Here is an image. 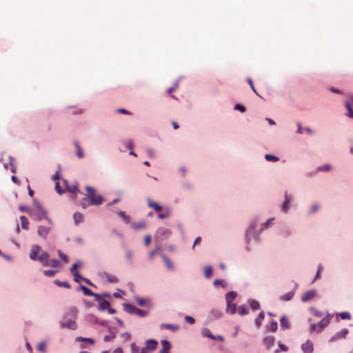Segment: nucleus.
<instances>
[{
	"mask_svg": "<svg viewBox=\"0 0 353 353\" xmlns=\"http://www.w3.org/2000/svg\"><path fill=\"white\" fill-rule=\"evenodd\" d=\"M77 313V310L74 307L70 308L61 321V326L72 330H75L77 328L75 323Z\"/></svg>",
	"mask_w": 353,
	"mask_h": 353,
	"instance_id": "1",
	"label": "nucleus"
},
{
	"mask_svg": "<svg viewBox=\"0 0 353 353\" xmlns=\"http://www.w3.org/2000/svg\"><path fill=\"white\" fill-rule=\"evenodd\" d=\"M30 216L34 221H39L46 219L50 225H53L52 220L48 216L47 212L43 208L37 211L32 210L30 212Z\"/></svg>",
	"mask_w": 353,
	"mask_h": 353,
	"instance_id": "2",
	"label": "nucleus"
},
{
	"mask_svg": "<svg viewBox=\"0 0 353 353\" xmlns=\"http://www.w3.org/2000/svg\"><path fill=\"white\" fill-rule=\"evenodd\" d=\"M332 316L327 314L323 317L321 321L317 323L311 325V330L316 332H321L330 323Z\"/></svg>",
	"mask_w": 353,
	"mask_h": 353,
	"instance_id": "3",
	"label": "nucleus"
},
{
	"mask_svg": "<svg viewBox=\"0 0 353 353\" xmlns=\"http://www.w3.org/2000/svg\"><path fill=\"white\" fill-rule=\"evenodd\" d=\"M81 266H82L81 262L78 261V262L74 263L70 268V272L72 274V276H74V280L75 282L80 283L81 281L82 280V281H84L86 283H88V279L81 276L77 271V268H79Z\"/></svg>",
	"mask_w": 353,
	"mask_h": 353,
	"instance_id": "4",
	"label": "nucleus"
},
{
	"mask_svg": "<svg viewBox=\"0 0 353 353\" xmlns=\"http://www.w3.org/2000/svg\"><path fill=\"white\" fill-rule=\"evenodd\" d=\"M103 201V196L97 194L96 190L90 187V205H101Z\"/></svg>",
	"mask_w": 353,
	"mask_h": 353,
	"instance_id": "5",
	"label": "nucleus"
},
{
	"mask_svg": "<svg viewBox=\"0 0 353 353\" xmlns=\"http://www.w3.org/2000/svg\"><path fill=\"white\" fill-rule=\"evenodd\" d=\"M158 342L154 339H149L145 341V347L141 349V353H150L157 347Z\"/></svg>",
	"mask_w": 353,
	"mask_h": 353,
	"instance_id": "6",
	"label": "nucleus"
},
{
	"mask_svg": "<svg viewBox=\"0 0 353 353\" xmlns=\"http://www.w3.org/2000/svg\"><path fill=\"white\" fill-rule=\"evenodd\" d=\"M52 225H50L49 226H43V225H39L37 228V234L39 236L46 239L47 236L48 235L49 232L52 230Z\"/></svg>",
	"mask_w": 353,
	"mask_h": 353,
	"instance_id": "7",
	"label": "nucleus"
},
{
	"mask_svg": "<svg viewBox=\"0 0 353 353\" xmlns=\"http://www.w3.org/2000/svg\"><path fill=\"white\" fill-rule=\"evenodd\" d=\"M348 330L346 328L342 329L339 332H336L334 336H333L331 339V341H334L339 339H345L348 334Z\"/></svg>",
	"mask_w": 353,
	"mask_h": 353,
	"instance_id": "8",
	"label": "nucleus"
},
{
	"mask_svg": "<svg viewBox=\"0 0 353 353\" xmlns=\"http://www.w3.org/2000/svg\"><path fill=\"white\" fill-rule=\"evenodd\" d=\"M316 292L315 290H311L305 292L301 296V301L303 302H307L315 297Z\"/></svg>",
	"mask_w": 353,
	"mask_h": 353,
	"instance_id": "9",
	"label": "nucleus"
},
{
	"mask_svg": "<svg viewBox=\"0 0 353 353\" xmlns=\"http://www.w3.org/2000/svg\"><path fill=\"white\" fill-rule=\"evenodd\" d=\"M161 349L159 353H170L171 343L168 340L164 339L161 341Z\"/></svg>",
	"mask_w": 353,
	"mask_h": 353,
	"instance_id": "10",
	"label": "nucleus"
},
{
	"mask_svg": "<svg viewBox=\"0 0 353 353\" xmlns=\"http://www.w3.org/2000/svg\"><path fill=\"white\" fill-rule=\"evenodd\" d=\"M274 341L275 340H274V336H268L263 339V345H265V347H266V349L270 350L271 348V347L274 345Z\"/></svg>",
	"mask_w": 353,
	"mask_h": 353,
	"instance_id": "11",
	"label": "nucleus"
},
{
	"mask_svg": "<svg viewBox=\"0 0 353 353\" xmlns=\"http://www.w3.org/2000/svg\"><path fill=\"white\" fill-rule=\"evenodd\" d=\"M43 266L49 265V254L46 252H43L37 259Z\"/></svg>",
	"mask_w": 353,
	"mask_h": 353,
	"instance_id": "12",
	"label": "nucleus"
},
{
	"mask_svg": "<svg viewBox=\"0 0 353 353\" xmlns=\"http://www.w3.org/2000/svg\"><path fill=\"white\" fill-rule=\"evenodd\" d=\"M301 348L305 353H312L313 350V345L312 342L307 341L304 344L302 345Z\"/></svg>",
	"mask_w": 353,
	"mask_h": 353,
	"instance_id": "13",
	"label": "nucleus"
},
{
	"mask_svg": "<svg viewBox=\"0 0 353 353\" xmlns=\"http://www.w3.org/2000/svg\"><path fill=\"white\" fill-rule=\"evenodd\" d=\"M64 183L65 185L68 192H69L70 193H76V194H78V192H79V190L78 189L77 184L69 185V184H68V183L65 181H64Z\"/></svg>",
	"mask_w": 353,
	"mask_h": 353,
	"instance_id": "14",
	"label": "nucleus"
},
{
	"mask_svg": "<svg viewBox=\"0 0 353 353\" xmlns=\"http://www.w3.org/2000/svg\"><path fill=\"white\" fill-rule=\"evenodd\" d=\"M148 205L150 208L154 210L156 212H161L162 208L157 203L153 202L151 199H148Z\"/></svg>",
	"mask_w": 353,
	"mask_h": 353,
	"instance_id": "15",
	"label": "nucleus"
},
{
	"mask_svg": "<svg viewBox=\"0 0 353 353\" xmlns=\"http://www.w3.org/2000/svg\"><path fill=\"white\" fill-rule=\"evenodd\" d=\"M123 310L130 314H134L137 307L128 303H123Z\"/></svg>",
	"mask_w": 353,
	"mask_h": 353,
	"instance_id": "16",
	"label": "nucleus"
},
{
	"mask_svg": "<svg viewBox=\"0 0 353 353\" xmlns=\"http://www.w3.org/2000/svg\"><path fill=\"white\" fill-rule=\"evenodd\" d=\"M40 249H41V247L39 245H34L33 247L32 251L30 253V258L32 260L37 259V254H38L39 251L40 250Z\"/></svg>",
	"mask_w": 353,
	"mask_h": 353,
	"instance_id": "17",
	"label": "nucleus"
},
{
	"mask_svg": "<svg viewBox=\"0 0 353 353\" xmlns=\"http://www.w3.org/2000/svg\"><path fill=\"white\" fill-rule=\"evenodd\" d=\"M110 306V304L108 301L102 300L99 301L98 308L99 310H108Z\"/></svg>",
	"mask_w": 353,
	"mask_h": 353,
	"instance_id": "18",
	"label": "nucleus"
},
{
	"mask_svg": "<svg viewBox=\"0 0 353 353\" xmlns=\"http://www.w3.org/2000/svg\"><path fill=\"white\" fill-rule=\"evenodd\" d=\"M281 326L284 329H289L290 327V324L287 317L282 316L280 319Z\"/></svg>",
	"mask_w": 353,
	"mask_h": 353,
	"instance_id": "19",
	"label": "nucleus"
},
{
	"mask_svg": "<svg viewBox=\"0 0 353 353\" xmlns=\"http://www.w3.org/2000/svg\"><path fill=\"white\" fill-rule=\"evenodd\" d=\"M236 296V293L234 292H230L225 295V300L227 303H232V301L235 299Z\"/></svg>",
	"mask_w": 353,
	"mask_h": 353,
	"instance_id": "20",
	"label": "nucleus"
},
{
	"mask_svg": "<svg viewBox=\"0 0 353 353\" xmlns=\"http://www.w3.org/2000/svg\"><path fill=\"white\" fill-rule=\"evenodd\" d=\"M264 318H265L264 312H261L259 313L258 317L255 320V324H256V327H259L261 325Z\"/></svg>",
	"mask_w": 353,
	"mask_h": 353,
	"instance_id": "21",
	"label": "nucleus"
},
{
	"mask_svg": "<svg viewBox=\"0 0 353 353\" xmlns=\"http://www.w3.org/2000/svg\"><path fill=\"white\" fill-rule=\"evenodd\" d=\"M236 310V305L232 303H227V312L231 314H234Z\"/></svg>",
	"mask_w": 353,
	"mask_h": 353,
	"instance_id": "22",
	"label": "nucleus"
},
{
	"mask_svg": "<svg viewBox=\"0 0 353 353\" xmlns=\"http://www.w3.org/2000/svg\"><path fill=\"white\" fill-rule=\"evenodd\" d=\"M290 201V198L288 196L287 192H285V201H284V202L283 203V205H282V210L283 212H285L288 211V204H289Z\"/></svg>",
	"mask_w": 353,
	"mask_h": 353,
	"instance_id": "23",
	"label": "nucleus"
},
{
	"mask_svg": "<svg viewBox=\"0 0 353 353\" xmlns=\"http://www.w3.org/2000/svg\"><path fill=\"white\" fill-rule=\"evenodd\" d=\"M20 221H21V227L25 230H28V225H29V221H28V219L25 216H21Z\"/></svg>",
	"mask_w": 353,
	"mask_h": 353,
	"instance_id": "24",
	"label": "nucleus"
},
{
	"mask_svg": "<svg viewBox=\"0 0 353 353\" xmlns=\"http://www.w3.org/2000/svg\"><path fill=\"white\" fill-rule=\"evenodd\" d=\"M74 221L75 223L78 224L79 223H81L83 220V216L80 212H76L74 214L73 216Z\"/></svg>",
	"mask_w": 353,
	"mask_h": 353,
	"instance_id": "25",
	"label": "nucleus"
},
{
	"mask_svg": "<svg viewBox=\"0 0 353 353\" xmlns=\"http://www.w3.org/2000/svg\"><path fill=\"white\" fill-rule=\"evenodd\" d=\"M294 292L290 291V292H288V293L285 294L284 295H283L281 297V299L282 301H288L291 300L292 299V297L294 296Z\"/></svg>",
	"mask_w": 353,
	"mask_h": 353,
	"instance_id": "26",
	"label": "nucleus"
},
{
	"mask_svg": "<svg viewBox=\"0 0 353 353\" xmlns=\"http://www.w3.org/2000/svg\"><path fill=\"white\" fill-rule=\"evenodd\" d=\"M212 268L211 266H205L204 268V274L207 279H210L212 274Z\"/></svg>",
	"mask_w": 353,
	"mask_h": 353,
	"instance_id": "27",
	"label": "nucleus"
},
{
	"mask_svg": "<svg viewBox=\"0 0 353 353\" xmlns=\"http://www.w3.org/2000/svg\"><path fill=\"white\" fill-rule=\"evenodd\" d=\"M54 283L59 287H63L68 289L70 288V285L67 281H61L59 280H55Z\"/></svg>",
	"mask_w": 353,
	"mask_h": 353,
	"instance_id": "28",
	"label": "nucleus"
},
{
	"mask_svg": "<svg viewBox=\"0 0 353 353\" xmlns=\"http://www.w3.org/2000/svg\"><path fill=\"white\" fill-rule=\"evenodd\" d=\"M161 328H166L170 330L176 331L179 329V327L173 324H162Z\"/></svg>",
	"mask_w": 353,
	"mask_h": 353,
	"instance_id": "29",
	"label": "nucleus"
},
{
	"mask_svg": "<svg viewBox=\"0 0 353 353\" xmlns=\"http://www.w3.org/2000/svg\"><path fill=\"white\" fill-rule=\"evenodd\" d=\"M345 107L348 111L347 116L350 118H353V109L351 106V103L350 101H345Z\"/></svg>",
	"mask_w": 353,
	"mask_h": 353,
	"instance_id": "30",
	"label": "nucleus"
},
{
	"mask_svg": "<svg viewBox=\"0 0 353 353\" xmlns=\"http://www.w3.org/2000/svg\"><path fill=\"white\" fill-rule=\"evenodd\" d=\"M238 312L240 315L243 316L248 313L249 309L245 305H241L239 307Z\"/></svg>",
	"mask_w": 353,
	"mask_h": 353,
	"instance_id": "31",
	"label": "nucleus"
},
{
	"mask_svg": "<svg viewBox=\"0 0 353 353\" xmlns=\"http://www.w3.org/2000/svg\"><path fill=\"white\" fill-rule=\"evenodd\" d=\"M277 325L276 321H272L268 326V330L271 332H275L277 330Z\"/></svg>",
	"mask_w": 353,
	"mask_h": 353,
	"instance_id": "32",
	"label": "nucleus"
},
{
	"mask_svg": "<svg viewBox=\"0 0 353 353\" xmlns=\"http://www.w3.org/2000/svg\"><path fill=\"white\" fill-rule=\"evenodd\" d=\"M170 210L168 208H165L163 210V212H161L158 215V217L161 219H165V218H168L170 216Z\"/></svg>",
	"mask_w": 353,
	"mask_h": 353,
	"instance_id": "33",
	"label": "nucleus"
},
{
	"mask_svg": "<svg viewBox=\"0 0 353 353\" xmlns=\"http://www.w3.org/2000/svg\"><path fill=\"white\" fill-rule=\"evenodd\" d=\"M119 215L121 218L123 219V220L126 223H129L130 222V216L128 215H126L125 212L119 211Z\"/></svg>",
	"mask_w": 353,
	"mask_h": 353,
	"instance_id": "34",
	"label": "nucleus"
},
{
	"mask_svg": "<svg viewBox=\"0 0 353 353\" xmlns=\"http://www.w3.org/2000/svg\"><path fill=\"white\" fill-rule=\"evenodd\" d=\"M58 252V254H59V256L65 263H69V258L68 256L65 254L63 253L61 250H59L57 251Z\"/></svg>",
	"mask_w": 353,
	"mask_h": 353,
	"instance_id": "35",
	"label": "nucleus"
},
{
	"mask_svg": "<svg viewBox=\"0 0 353 353\" xmlns=\"http://www.w3.org/2000/svg\"><path fill=\"white\" fill-rule=\"evenodd\" d=\"M202 334L203 336H205V337H208L210 339H215L216 338L211 334L210 331L207 329V328H204L202 330Z\"/></svg>",
	"mask_w": 353,
	"mask_h": 353,
	"instance_id": "36",
	"label": "nucleus"
},
{
	"mask_svg": "<svg viewBox=\"0 0 353 353\" xmlns=\"http://www.w3.org/2000/svg\"><path fill=\"white\" fill-rule=\"evenodd\" d=\"M132 226L135 230H141V229L145 228V223L144 222L134 223L132 224Z\"/></svg>",
	"mask_w": 353,
	"mask_h": 353,
	"instance_id": "37",
	"label": "nucleus"
},
{
	"mask_svg": "<svg viewBox=\"0 0 353 353\" xmlns=\"http://www.w3.org/2000/svg\"><path fill=\"white\" fill-rule=\"evenodd\" d=\"M74 145H75V148L77 149V157L81 159L83 157V153L79 146V145L78 144V143L77 141L74 142Z\"/></svg>",
	"mask_w": 353,
	"mask_h": 353,
	"instance_id": "38",
	"label": "nucleus"
},
{
	"mask_svg": "<svg viewBox=\"0 0 353 353\" xmlns=\"http://www.w3.org/2000/svg\"><path fill=\"white\" fill-rule=\"evenodd\" d=\"M60 265H61L60 261L57 260V259L49 260V265H48V266H51L52 268H57Z\"/></svg>",
	"mask_w": 353,
	"mask_h": 353,
	"instance_id": "39",
	"label": "nucleus"
},
{
	"mask_svg": "<svg viewBox=\"0 0 353 353\" xmlns=\"http://www.w3.org/2000/svg\"><path fill=\"white\" fill-rule=\"evenodd\" d=\"M214 285L215 287H219V286H221L222 288L226 287V283H225V281L223 280H221V279H216L214 281Z\"/></svg>",
	"mask_w": 353,
	"mask_h": 353,
	"instance_id": "40",
	"label": "nucleus"
},
{
	"mask_svg": "<svg viewBox=\"0 0 353 353\" xmlns=\"http://www.w3.org/2000/svg\"><path fill=\"white\" fill-rule=\"evenodd\" d=\"M310 311L314 316L318 318H321L323 316V313L314 307H311Z\"/></svg>",
	"mask_w": 353,
	"mask_h": 353,
	"instance_id": "41",
	"label": "nucleus"
},
{
	"mask_svg": "<svg viewBox=\"0 0 353 353\" xmlns=\"http://www.w3.org/2000/svg\"><path fill=\"white\" fill-rule=\"evenodd\" d=\"M339 316H340V317L342 319H344V320H345V319H347V320L351 319V314L348 312H341L339 314Z\"/></svg>",
	"mask_w": 353,
	"mask_h": 353,
	"instance_id": "42",
	"label": "nucleus"
},
{
	"mask_svg": "<svg viewBox=\"0 0 353 353\" xmlns=\"http://www.w3.org/2000/svg\"><path fill=\"white\" fill-rule=\"evenodd\" d=\"M251 307L253 310H259L260 309V304L258 301L255 300H252L250 303Z\"/></svg>",
	"mask_w": 353,
	"mask_h": 353,
	"instance_id": "43",
	"label": "nucleus"
},
{
	"mask_svg": "<svg viewBox=\"0 0 353 353\" xmlns=\"http://www.w3.org/2000/svg\"><path fill=\"white\" fill-rule=\"evenodd\" d=\"M58 271L57 270H44L43 274L46 276L52 277Z\"/></svg>",
	"mask_w": 353,
	"mask_h": 353,
	"instance_id": "44",
	"label": "nucleus"
},
{
	"mask_svg": "<svg viewBox=\"0 0 353 353\" xmlns=\"http://www.w3.org/2000/svg\"><path fill=\"white\" fill-rule=\"evenodd\" d=\"M134 314H136L139 316L145 317V316H147L148 312L140 310L137 307V310H136V312Z\"/></svg>",
	"mask_w": 353,
	"mask_h": 353,
	"instance_id": "45",
	"label": "nucleus"
},
{
	"mask_svg": "<svg viewBox=\"0 0 353 353\" xmlns=\"http://www.w3.org/2000/svg\"><path fill=\"white\" fill-rule=\"evenodd\" d=\"M132 353H141V350L134 343H132L130 345Z\"/></svg>",
	"mask_w": 353,
	"mask_h": 353,
	"instance_id": "46",
	"label": "nucleus"
},
{
	"mask_svg": "<svg viewBox=\"0 0 353 353\" xmlns=\"http://www.w3.org/2000/svg\"><path fill=\"white\" fill-rule=\"evenodd\" d=\"M265 158L268 161H279V158L272 154H265Z\"/></svg>",
	"mask_w": 353,
	"mask_h": 353,
	"instance_id": "47",
	"label": "nucleus"
},
{
	"mask_svg": "<svg viewBox=\"0 0 353 353\" xmlns=\"http://www.w3.org/2000/svg\"><path fill=\"white\" fill-rule=\"evenodd\" d=\"M162 257H163V261H164V262H165V265H166L167 268H169V269H172L173 265H172V264L171 261L169 260V259H168V258H167V257H166L165 256H164V255H162Z\"/></svg>",
	"mask_w": 353,
	"mask_h": 353,
	"instance_id": "48",
	"label": "nucleus"
},
{
	"mask_svg": "<svg viewBox=\"0 0 353 353\" xmlns=\"http://www.w3.org/2000/svg\"><path fill=\"white\" fill-rule=\"evenodd\" d=\"M136 301H137V304L140 306L145 305L148 302L147 299H143V298H139V297L136 298Z\"/></svg>",
	"mask_w": 353,
	"mask_h": 353,
	"instance_id": "49",
	"label": "nucleus"
},
{
	"mask_svg": "<svg viewBox=\"0 0 353 353\" xmlns=\"http://www.w3.org/2000/svg\"><path fill=\"white\" fill-rule=\"evenodd\" d=\"M77 291L82 290L83 292L84 295L88 296V288L84 286V285H80L77 288Z\"/></svg>",
	"mask_w": 353,
	"mask_h": 353,
	"instance_id": "50",
	"label": "nucleus"
},
{
	"mask_svg": "<svg viewBox=\"0 0 353 353\" xmlns=\"http://www.w3.org/2000/svg\"><path fill=\"white\" fill-rule=\"evenodd\" d=\"M121 337L126 341H128L131 339V334L129 332H124L121 334Z\"/></svg>",
	"mask_w": 353,
	"mask_h": 353,
	"instance_id": "51",
	"label": "nucleus"
},
{
	"mask_svg": "<svg viewBox=\"0 0 353 353\" xmlns=\"http://www.w3.org/2000/svg\"><path fill=\"white\" fill-rule=\"evenodd\" d=\"M159 247H157L154 250L150 251L149 252V258H150V259H152L154 258V256L159 252Z\"/></svg>",
	"mask_w": 353,
	"mask_h": 353,
	"instance_id": "52",
	"label": "nucleus"
},
{
	"mask_svg": "<svg viewBox=\"0 0 353 353\" xmlns=\"http://www.w3.org/2000/svg\"><path fill=\"white\" fill-rule=\"evenodd\" d=\"M323 267L322 266V265L319 264V267H318L317 272L316 274V278H315L316 279H318L321 277V272L323 271Z\"/></svg>",
	"mask_w": 353,
	"mask_h": 353,
	"instance_id": "53",
	"label": "nucleus"
},
{
	"mask_svg": "<svg viewBox=\"0 0 353 353\" xmlns=\"http://www.w3.org/2000/svg\"><path fill=\"white\" fill-rule=\"evenodd\" d=\"M107 278V280L110 282V283H116L117 282V279L116 276H112V275H107L106 276Z\"/></svg>",
	"mask_w": 353,
	"mask_h": 353,
	"instance_id": "54",
	"label": "nucleus"
},
{
	"mask_svg": "<svg viewBox=\"0 0 353 353\" xmlns=\"http://www.w3.org/2000/svg\"><path fill=\"white\" fill-rule=\"evenodd\" d=\"M37 349L40 352H44L45 350H46V343H45V342H41L39 344H38Z\"/></svg>",
	"mask_w": 353,
	"mask_h": 353,
	"instance_id": "55",
	"label": "nucleus"
},
{
	"mask_svg": "<svg viewBox=\"0 0 353 353\" xmlns=\"http://www.w3.org/2000/svg\"><path fill=\"white\" fill-rule=\"evenodd\" d=\"M19 209L20 211L23 212H27L29 215H30V212H31L32 210H30L28 208L26 207V206H23V205H21L19 207Z\"/></svg>",
	"mask_w": 353,
	"mask_h": 353,
	"instance_id": "56",
	"label": "nucleus"
},
{
	"mask_svg": "<svg viewBox=\"0 0 353 353\" xmlns=\"http://www.w3.org/2000/svg\"><path fill=\"white\" fill-rule=\"evenodd\" d=\"M235 109L239 110L241 112H244L245 111V106L241 104H236L235 105Z\"/></svg>",
	"mask_w": 353,
	"mask_h": 353,
	"instance_id": "57",
	"label": "nucleus"
},
{
	"mask_svg": "<svg viewBox=\"0 0 353 353\" xmlns=\"http://www.w3.org/2000/svg\"><path fill=\"white\" fill-rule=\"evenodd\" d=\"M55 189L59 194H61L64 192V190L60 188L59 183L58 182L56 183Z\"/></svg>",
	"mask_w": 353,
	"mask_h": 353,
	"instance_id": "58",
	"label": "nucleus"
},
{
	"mask_svg": "<svg viewBox=\"0 0 353 353\" xmlns=\"http://www.w3.org/2000/svg\"><path fill=\"white\" fill-rule=\"evenodd\" d=\"M185 319L190 324H193L195 322L194 319L193 317H192V316H186L185 317Z\"/></svg>",
	"mask_w": 353,
	"mask_h": 353,
	"instance_id": "59",
	"label": "nucleus"
},
{
	"mask_svg": "<svg viewBox=\"0 0 353 353\" xmlns=\"http://www.w3.org/2000/svg\"><path fill=\"white\" fill-rule=\"evenodd\" d=\"M248 83L250 84V85L251 86V88H252V90H253V92H254L255 94H256L257 95H259V94L257 93L256 90H255V88H254V84H253V82H252V79H250V78H249V79H248Z\"/></svg>",
	"mask_w": 353,
	"mask_h": 353,
	"instance_id": "60",
	"label": "nucleus"
},
{
	"mask_svg": "<svg viewBox=\"0 0 353 353\" xmlns=\"http://www.w3.org/2000/svg\"><path fill=\"white\" fill-rule=\"evenodd\" d=\"M318 170L320 171H329L331 170V166L328 165H324V166L319 168Z\"/></svg>",
	"mask_w": 353,
	"mask_h": 353,
	"instance_id": "61",
	"label": "nucleus"
},
{
	"mask_svg": "<svg viewBox=\"0 0 353 353\" xmlns=\"http://www.w3.org/2000/svg\"><path fill=\"white\" fill-rule=\"evenodd\" d=\"M151 242V237L149 235L145 236L144 243L145 245L148 246Z\"/></svg>",
	"mask_w": 353,
	"mask_h": 353,
	"instance_id": "62",
	"label": "nucleus"
},
{
	"mask_svg": "<svg viewBox=\"0 0 353 353\" xmlns=\"http://www.w3.org/2000/svg\"><path fill=\"white\" fill-rule=\"evenodd\" d=\"M126 146L130 150H132L133 149V146H134V144H133V141L132 140H129L127 141L126 143Z\"/></svg>",
	"mask_w": 353,
	"mask_h": 353,
	"instance_id": "63",
	"label": "nucleus"
},
{
	"mask_svg": "<svg viewBox=\"0 0 353 353\" xmlns=\"http://www.w3.org/2000/svg\"><path fill=\"white\" fill-rule=\"evenodd\" d=\"M117 112L125 114H130V112L124 108H119L117 110Z\"/></svg>",
	"mask_w": 353,
	"mask_h": 353,
	"instance_id": "64",
	"label": "nucleus"
}]
</instances>
